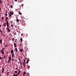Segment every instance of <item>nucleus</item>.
I'll return each mask as SVG.
<instances>
[{
  "mask_svg": "<svg viewBox=\"0 0 76 76\" xmlns=\"http://www.w3.org/2000/svg\"><path fill=\"white\" fill-rule=\"evenodd\" d=\"M7 28H9V22H8V21H7Z\"/></svg>",
  "mask_w": 76,
  "mask_h": 76,
  "instance_id": "nucleus-1",
  "label": "nucleus"
},
{
  "mask_svg": "<svg viewBox=\"0 0 76 76\" xmlns=\"http://www.w3.org/2000/svg\"><path fill=\"white\" fill-rule=\"evenodd\" d=\"M1 53H2V54H4V51L3 50H1Z\"/></svg>",
  "mask_w": 76,
  "mask_h": 76,
  "instance_id": "nucleus-2",
  "label": "nucleus"
},
{
  "mask_svg": "<svg viewBox=\"0 0 76 76\" xmlns=\"http://www.w3.org/2000/svg\"><path fill=\"white\" fill-rule=\"evenodd\" d=\"M23 66L25 67H26V64H25V63H24L23 64Z\"/></svg>",
  "mask_w": 76,
  "mask_h": 76,
  "instance_id": "nucleus-3",
  "label": "nucleus"
},
{
  "mask_svg": "<svg viewBox=\"0 0 76 76\" xmlns=\"http://www.w3.org/2000/svg\"><path fill=\"white\" fill-rule=\"evenodd\" d=\"M9 60L11 61V59H12V58L11 57V56H10L9 57Z\"/></svg>",
  "mask_w": 76,
  "mask_h": 76,
  "instance_id": "nucleus-4",
  "label": "nucleus"
},
{
  "mask_svg": "<svg viewBox=\"0 0 76 76\" xmlns=\"http://www.w3.org/2000/svg\"><path fill=\"white\" fill-rule=\"evenodd\" d=\"M18 76V74H14V75H13V76Z\"/></svg>",
  "mask_w": 76,
  "mask_h": 76,
  "instance_id": "nucleus-5",
  "label": "nucleus"
},
{
  "mask_svg": "<svg viewBox=\"0 0 76 76\" xmlns=\"http://www.w3.org/2000/svg\"><path fill=\"white\" fill-rule=\"evenodd\" d=\"M20 51L21 53H22L23 51V50L22 49H20Z\"/></svg>",
  "mask_w": 76,
  "mask_h": 76,
  "instance_id": "nucleus-6",
  "label": "nucleus"
},
{
  "mask_svg": "<svg viewBox=\"0 0 76 76\" xmlns=\"http://www.w3.org/2000/svg\"><path fill=\"white\" fill-rule=\"evenodd\" d=\"M7 29L8 30V31L9 32H10V29L9 28H7Z\"/></svg>",
  "mask_w": 76,
  "mask_h": 76,
  "instance_id": "nucleus-7",
  "label": "nucleus"
},
{
  "mask_svg": "<svg viewBox=\"0 0 76 76\" xmlns=\"http://www.w3.org/2000/svg\"><path fill=\"white\" fill-rule=\"evenodd\" d=\"M14 47H16V43L14 42Z\"/></svg>",
  "mask_w": 76,
  "mask_h": 76,
  "instance_id": "nucleus-8",
  "label": "nucleus"
},
{
  "mask_svg": "<svg viewBox=\"0 0 76 76\" xmlns=\"http://www.w3.org/2000/svg\"><path fill=\"white\" fill-rule=\"evenodd\" d=\"M10 14H11V15H13L14 13L13 12H10Z\"/></svg>",
  "mask_w": 76,
  "mask_h": 76,
  "instance_id": "nucleus-9",
  "label": "nucleus"
},
{
  "mask_svg": "<svg viewBox=\"0 0 76 76\" xmlns=\"http://www.w3.org/2000/svg\"><path fill=\"white\" fill-rule=\"evenodd\" d=\"M25 74H26V72H24L23 73V75L24 76H25Z\"/></svg>",
  "mask_w": 76,
  "mask_h": 76,
  "instance_id": "nucleus-10",
  "label": "nucleus"
},
{
  "mask_svg": "<svg viewBox=\"0 0 76 76\" xmlns=\"http://www.w3.org/2000/svg\"><path fill=\"white\" fill-rule=\"evenodd\" d=\"M15 51H16V53H17L18 52V49H17V48H15Z\"/></svg>",
  "mask_w": 76,
  "mask_h": 76,
  "instance_id": "nucleus-11",
  "label": "nucleus"
},
{
  "mask_svg": "<svg viewBox=\"0 0 76 76\" xmlns=\"http://www.w3.org/2000/svg\"><path fill=\"white\" fill-rule=\"evenodd\" d=\"M0 43L2 44V39L0 40Z\"/></svg>",
  "mask_w": 76,
  "mask_h": 76,
  "instance_id": "nucleus-12",
  "label": "nucleus"
},
{
  "mask_svg": "<svg viewBox=\"0 0 76 76\" xmlns=\"http://www.w3.org/2000/svg\"><path fill=\"white\" fill-rule=\"evenodd\" d=\"M11 53H14L13 50H11Z\"/></svg>",
  "mask_w": 76,
  "mask_h": 76,
  "instance_id": "nucleus-13",
  "label": "nucleus"
},
{
  "mask_svg": "<svg viewBox=\"0 0 76 76\" xmlns=\"http://www.w3.org/2000/svg\"><path fill=\"white\" fill-rule=\"evenodd\" d=\"M4 69L2 68V72H4Z\"/></svg>",
  "mask_w": 76,
  "mask_h": 76,
  "instance_id": "nucleus-14",
  "label": "nucleus"
},
{
  "mask_svg": "<svg viewBox=\"0 0 76 76\" xmlns=\"http://www.w3.org/2000/svg\"><path fill=\"white\" fill-rule=\"evenodd\" d=\"M16 21L17 22H19V20L17 19L16 20Z\"/></svg>",
  "mask_w": 76,
  "mask_h": 76,
  "instance_id": "nucleus-15",
  "label": "nucleus"
},
{
  "mask_svg": "<svg viewBox=\"0 0 76 76\" xmlns=\"http://www.w3.org/2000/svg\"><path fill=\"white\" fill-rule=\"evenodd\" d=\"M4 26H6V23H4Z\"/></svg>",
  "mask_w": 76,
  "mask_h": 76,
  "instance_id": "nucleus-16",
  "label": "nucleus"
},
{
  "mask_svg": "<svg viewBox=\"0 0 76 76\" xmlns=\"http://www.w3.org/2000/svg\"><path fill=\"white\" fill-rule=\"evenodd\" d=\"M20 40L21 41V42H23L22 40H23V39L22 38L20 39Z\"/></svg>",
  "mask_w": 76,
  "mask_h": 76,
  "instance_id": "nucleus-17",
  "label": "nucleus"
},
{
  "mask_svg": "<svg viewBox=\"0 0 76 76\" xmlns=\"http://www.w3.org/2000/svg\"><path fill=\"white\" fill-rule=\"evenodd\" d=\"M18 13H19V15H22V13H21V12H19Z\"/></svg>",
  "mask_w": 76,
  "mask_h": 76,
  "instance_id": "nucleus-18",
  "label": "nucleus"
},
{
  "mask_svg": "<svg viewBox=\"0 0 76 76\" xmlns=\"http://www.w3.org/2000/svg\"><path fill=\"white\" fill-rule=\"evenodd\" d=\"M28 62H29V60H27L26 61V63H28Z\"/></svg>",
  "mask_w": 76,
  "mask_h": 76,
  "instance_id": "nucleus-19",
  "label": "nucleus"
},
{
  "mask_svg": "<svg viewBox=\"0 0 76 76\" xmlns=\"http://www.w3.org/2000/svg\"><path fill=\"white\" fill-rule=\"evenodd\" d=\"M29 68H30V66L28 65V69H29Z\"/></svg>",
  "mask_w": 76,
  "mask_h": 76,
  "instance_id": "nucleus-20",
  "label": "nucleus"
},
{
  "mask_svg": "<svg viewBox=\"0 0 76 76\" xmlns=\"http://www.w3.org/2000/svg\"><path fill=\"white\" fill-rule=\"evenodd\" d=\"M15 73H18V71H15Z\"/></svg>",
  "mask_w": 76,
  "mask_h": 76,
  "instance_id": "nucleus-21",
  "label": "nucleus"
},
{
  "mask_svg": "<svg viewBox=\"0 0 76 76\" xmlns=\"http://www.w3.org/2000/svg\"><path fill=\"white\" fill-rule=\"evenodd\" d=\"M7 76H8V75H9V72H7Z\"/></svg>",
  "mask_w": 76,
  "mask_h": 76,
  "instance_id": "nucleus-22",
  "label": "nucleus"
},
{
  "mask_svg": "<svg viewBox=\"0 0 76 76\" xmlns=\"http://www.w3.org/2000/svg\"><path fill=\"white\" fill-rule=\"evenodd\" d=\"M12 41H15V38H13L12 39Z\"/></svg>",
  "mask_w": 76,
  "mask_h": 76,
  "instance_id": "nucleus-23",
  "label": "nucleus"
},
{
  "mask_svg": "<svg viewBox=\"0 0 76 76\" xmlns=\"http://www.w3.org/2000/svg\"><path fill=\"white\" fill-rule=\"evenodd\" d=\"M11 55H12V56H14V53H12Z\"/></svg>",
  "mask_w": 76,
  "mask_h": 76,
  "instance_id": "nucleus-24",
  "label": "nucleus"
},
{
  "mask_svg": "<svg viewBox=\"0 0 76 76\" xmlns=\"http://www.w3.org/2000/svg\"><path fill=\"white\" fill-rule=\"evenodd\" d=\"M10 60H9V61H8V63H10Z\"/></svg>",
  "mask_w": 76,
  "mask_h": 76,
  "instance_id": "nucleus-25",
  "label": "nucleus"
},
{
  "mask_svg": "<svg viewBox=\"0 0 76 76\" xmlns=\"http://www.w3.org/2000/svg\"><path fill=\"white\" fill-rule=\"evenodd\" d=\"M13 6L12 5H11L10 6V7L11 8H13Z\"/></svg>",
  "mask_w": 76,
  "mask_h": 76,
  "instance_id": "nucleus-26",
  "label": "nucleus"
},
{
  "mask_svg": "<svg viewBox=\"0 0 76 76\" xmlns=\"http://www.w3.org/2000/svg\"><path fill=\"white\" fill-rule=\"evenodd\" d=\"M12 61H14V59L13 58H12Z\"/></svg>",
  "mask_w": 76,
  "mask_h": 76,
  "instance_id": "nucleus-27",
  "label": "nucleus"
},
{
  "mask_svg": "<svg viewBox=\"0 0 76 76\" xmlns=\"http://www.w3.org/2000/svg\"><path fill=\"white\" fill-rule=\"evenodd\" d=\"M1 19L2 20H3L4 19V17H2Z\"/></svg>",
  "mask_w": 76,
  "mask_h": 76,
  "instance_id": "nucleus-28",
  "label": "nucleus"
},
{
  "mask_svg": "<svg viewBox=\"0 0 76 76\" xmlns=\"http://www.w3.org/2000/svg\"><path fill=\"white\" fill-rule=\"evenodd\" d=\"M17 41V39H15V42L16 43H17V41Z\"/></svg>",
  "mask_w": 76,
  "mask_h": 76,
  "instance_id": "nucleus-29",
  "label": "nucleus"
},
{
  "mask_svg": "<svg viewBox=\"0 0 76 76\" xmlns=\"http://www.w3.org/2000/svg\"><path fill=\"white\" fill-rule=\"evenodd\" d=\"M11 15H12L10 14V15H9V17H11Z\"/></svg>",
  "mask_w": 76,
  "mask_h": 76,
  "instance_id": "nucleus-30",
  "label": "nucleus"
},
{
  "mask_svg": "<svg viewBox=\"0 0 76 76\" xmlns=\"http://www.w3.org/2000/svg\"><path fill=\"white\" fill-rule=\"evenodd\" d=\"M5 47H7V45H5Z\"/></svg>",
  "mask_w": 76,
  "mask_h": 76,
  "instance_id": "nucleus-31",
  "label": "nucleus"
},
{
  "mask_svg": "<svg viewBox=\"0 0 76 76\" xmlns=\"http://www.w3.org/2000/svg\"><path fill=\"white\" fill-rule=\"evenodd\" d=\"M1 0H0V3H2V2L1 1Z\"/></svg>",
  "mask_w": 76,
  "mask_h": 76,
  "instance_id": "nucleus-32",
  "label": "nucleus"
},
{
  "mask_svg": "<svg viewBox=\"0 0 76 76\" xmlns=\"http://www.w3.org/2000/svg\"><path fill=\"white\" fill-rule=\"evenodd\" d=\"M11 23H12V24H13V21H11Z\"/></svg>",
  "mask_w": 76,
  "mask_h": 76,
  "instance_id": "nucleus-33",
  "label": "nucleus"
},
{
  "mask_svg": "<svg viewBox=\"0 0 76 76\" xmlns=\"http://www.w3.org/2000/svg\"><path fill=\"white\" fill-rule=\"evenodd\" d=\"M1 50H4V48H2V49Z\"/></svg>",
  "mask_w": 76,
  "mask_h": 76,
  "instance_id": "nucleus-34",
  "label": "nucleus"
},
{
  "mask_svg": "<svg viewBox=\"0 0 76 76\" xmlns=\"http://www.w3.org/2000/svg\"><path fill=\"white\" fill-rule=\"evenodd\" d=\"M6 19H8V17H6Z\"/></svg>",
  "mask_w": 76,
  "mask_h": 76,
  "instance_id": "nucleus-35",
  "label": "nucleus"
},
{
  "mask_svg": "<svg viewBox=\"0 0 76 76\" xmlns=\"http://www.w3.org/2000/svg\"><path fill=\"white\" fill-rule=\"evenodd\" d=\"M24 63H25V59L24 60Z\"/></svg>",
  "mask_w": 76,
  "mask_h": 76,
  "instance_id": "nucleus-36",
  "label": "nucleus"
},
{
  "mask_svg": "<svg viewBox=\"0 0 76 76\" xmlns=\"http://www.w3.org/2000/svg\"><path fill=\"white\" fill-rule=\"evenodd\" d=\"M4 58L6 59V56H5L4 57Z\"/></svg>",
  "mask_w": 76,
  "mask_h": 76,
  "instance_id": "nucleus-37",
  "label": "nucleus"
},
{
  "mask_svg": "<svg viewBox=\"0 0 76 76\" xmlns=\"http://www.w3.org/2000/svg\"><path fill=\"white\" fill-rule=\"evenodd\" d=\"M5 15H6V16H7V14L6 13L5 14Z\"/></svg>",
  "mask_w": 76,
  "mask_h": 76,
  "instance_id": "nucleus-38",
  "label": "nucleus"
},
{
  "mask_svg": "<svg viewBox=\"0 0 76 76\" xmlns=\"http://www.w3.org/2000/svg\"><path fill=\"white\" fill-rule=\"evenodd\" d=\"M21 35L22 36H23V34H21Z\"/></svg>",
  "mask_w": 76,
  "mask_h": 76,
  "instance_id": "nucleus-39",
  "label": "nucleus"
},
{
  "mask_svg": "<svg viewBox=\"0 0 76 76\" xmlns=\"http://www.w3.org/2000/svg\"><path fill=\"white\" fill-rule=\"evenodd\" d=\"M12 58H14V56H12Z\"/></svg>",
  "mask_w": 76,
  "mask_h": 76,
  "instance_id": "nucleus-40",
  "label": "nucleus"
},
{
  "mask_svg": "<svg viewBox=\"0 0 76 76\" xmlns=\"http://www.w3.org/2000/svg\"><path fill=\"white\" fill-rule=\"evenodd\" d=\"M11 27H13V25L12 24L11 25Z\"/></svg>",
  "mask_w": 76,
  "mask_h": 76,
  "instance_id": "nucleus-41",
  "label": "nucleus"
},
{
  "mask_svg": "<svg viewBox=\"0 0 76 76\" xmlns=\"http://www.w3.org/2000/svg\"><path fill=\"white\" fill-rule=\"evenodd\" d=\"M15 1H18V0H15Z\"/></svg>",
  "mask_w": 76,
  "mask_h": 76,
  "instance_id": "nucleus-42",
  "label": "nucleus"
},
{
  "mask_svg": "<svg viewBox=\"0 0 76 76\" xmlns=\"http://www.w3.org/2000/svg\"><path fill=\"white\" fill-rule=\"evenodd\" d=\"M0 59L1 60V57H0Z\"/></svg>",
  "mask_w": 76,
  "mask_h": 76,
  "instance_id": "nucleus-43",
  "label": "nucleus"
},
{
  "mask_svg": "<svg viewBox=\"0 0 76 76\" xmlns=\"http://www.w3.org/2000/svg\"><path fill=\"white\" fill-rule=\"evenodd\" d=\"M20 74V73L19 72L18 73V75H19Z\"/></svg>",
  "mask_w": 76,
  "mask_h": 76,
  "instance_id": "nucleus-44",
  "label": "nucleus"
},
{
  "mask_svg": "<svg viewBox=\"0 0 76 76\" xmlns=\"http://www.w3.org/2000/svg\"><path fill=\"white\" fill-rule=\"evenodd\" d=\"M0 32L1 33V32H2V31H0Z\"/></svg>",
  "mask_w": 76,
  "mask_h": 76,
  "instance_id": "nucleus-45",
  "label": "nucleus"
},
{
  "mask_svg": "<svg viewBox=\"0 0 76 76\" xmlns=\"http://www.w3.org/2000/svg\"><path fill=\"white\" fill-rule=\"evenodd\" d=\"M19 61H21L20 59H19Z\"/></svg>",
  "mask_w": 76,
  "mask_h": 76,
  "instance_id": "nucleus-46",
  "label": "nucleus"
},
{
  "mask_svg": "<svg viewBox=\"0 0 76 76\" xmlns=\"http://www.w3.org/2000/svg\"><path fill=\"white\" fill-rule=\"evenodd\" d=\"M7 22V19H6V22Z\"/></svg>",
  "mask_w": 76,
  "mask_h": 76,
  "instance_id": "nucleus-47",
  "label": "nucleus"
},
{
  "mask_svg": "<svg viewBox=\"0 0 76 76\" xmlns=\"http://www.w3.org/2000/svg\"><path fill=\"white\" fill-rule=\"evenodd\" d=\"M21 68H22V65H21Z\"/></svg>",
  "mask_w": 76,
  "mask_h": 76,
  "instance_id": "nucleus-48",
  "label": "nucleus"
},
{
  "mask_svg": "<svg viewBox=\"0 0 76 76\" xmlns=\"http://www.w3.org/2000/svg\"><path fill=\"white\" fill-rule=\"evenodd\" d=\"M20 66L22 65V63H20Z\"/></svg>",
  "mask_w": 76,
  "mask_h": 76,
  "instance_id": "nucleus-49",
  "label": "nucleus"
},
{
  "mask_svg": "<svg viewBox=\"0 0 76 76\" xmlns=\"http://www.w3.org/2000/svg\"><path fill=\"white\" fill-rule=\"evenodd\" d=\"M1 59H2V60H3V57L1 58Z\"/></svg>",
  "mask_w": 76,
  "mask_h": 76,
  "instance_id": "nucleus-50",
  "label": "nucleus"
},
{
  "mask_svg": "<svg viewBox=\"0 0 76 76\" xmlns=\"http://www.w3.org/2000/svg\"><path fill=\"white\" fill-rule=\"evenodd\" d=\"M20 71H19V72L20 73Z\"/></svg>",
  "mask_w": 76,
  "mask_h": 76,
  "instance_id": "nucleus-51",
  "label": "nucleus"
},
{
  "mask_svg": "<svg viewBox=\"0 0 76 76\" xmlns=\"http://www.w3.org/2000/svg\"><path fill=\"white\" fill-rule=\"evenodd\" d=\"M20 63H22V62H21V61H20Z\"/></svg>",
  "mask_w": 76,
  "mask_h": 76,
  "instance_id": "nucleus-52",
  "label": "nucleus"
},
{
  "mask_svg": "<svg viewBox=\"0 0 76 76\" xmlns=\"http://www.w3.org/2000/svg\"><path fill=\"white\" fill-rule=\"evenodd\" d=\"M22 64H23V63H24V62H22Z\"/></svg>",
  "mask_w": 76,
  "mask_h": 76,
  "instance_id": "nucleus-53",
  "label": "nucleus"
},
{
  "mask_svg": "<svg viewBox=\"0 0 76 76\" xmlns=\"http://www.w3.org/2000/svg\"><path fill=\"white\" fill-rule=\"evenodd\" d=\"M5 12H6V13H7V12L6 11Z\"/></svg>",
  "mask_w": 76,
  "mask_h": 76,
  "instance_id": "nucleus-54",
  "label": "nucleus"
},
{
  "mask_svg": "<svg viewBox=\"0 0 76 76\" xmlns=\"http://www.w3.org/2000/svg\"><path fill=\"white\" fill-rule=\"evenodd\" d=\"M20 46H21V44H20Z\"/></svg>",
  "mask_w": 76,
  "mask_h": 76,
  "instance_id": "nucleus-55",
  "label": "nucleus"
},
{
  "mask_svg": "<svg viewBox=\"0 0 76 76\" xmlns=\"http://www.w3.org/2000/svg\"><path fill=\"white\" fill-rule=\"evenodd\" d=\"M1 27V25H0V28Z\"/></svg>",
  "mask_w": 76,
  "mask_h": 76,
  "instance_id": "nucleus-56",
  "label": "nucleus"
},
{
  "mask_svg": "<svg viewBox=\"0 0 76 76\" xmlns=\"http://www.w3.org/2000/svg\"><path fill=\"white\" fill-rule=\"evenodd\" d=\"M0 31H1V29H0Z\"/></svg>",
  "mask_w": 76,
  "mask_h": 76,
  "instance_id": "nucleus-57",
  "label": "nucleus"
},
{
  "mask_svg": "<svg viewBox=\"0 0 76 76\" xmlns=\"http://www.w3.org/2000/svg\"><path fill=\"white\" fill-rule=\"evenodd\" d=\"M17 70H19L18 69Z\"/></svg>",
  "mask_w": 76,
  "mask_h": 76,
  "instance_id": "nucleus-58",
  "label": "nucleus"
},
{
  "mask_svg": "<svg viewBox=\"0 0 76 76\" xmlns=\"http://www.w3.org/2000/svg\"><path fill=\"white\" fill-rule=\"evenodd\" d=\"M0 76H1V74H0Z\"/></svg>",
  "mask_w": 76,
  "mask_h": 76,
  "instance_id": "nucleus-59",
  "label": "nucleus"
},
{
  "mask_svg": "<svg viewBox=\"0 0 76 76\" xmlns=\"http://www.w3.org/2000/svg\"><path fill=\"white\" fill-rule=\"evenodd\" d=\"M8 14H9V13H8Z\"/></svg>",
  "mask_w": 76,
  "mask_h": 76,
  "instance_id": "nucleus-60",
  "label": "nucleus"
}]
</instances>
